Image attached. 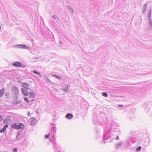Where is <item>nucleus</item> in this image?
Returning a JSON list of instances; mask_svg holds the SVG:
<instances>
[{
  "mask_svg": "<svg viewBox=\"0 0 152 152\" xmlns=\"http://www.w3.org/2000/svg\"><path fill=\"white\" fill-rule=\"evenodd\" d=\"M4 88H2L0 90V98L4 94Z\"/></svg>",
  "mask_w": 152,
  "mask_h": 152,
  "instance_id": "17",
  "label": "nucleus"
},
{
  "mask_svg": "<svg viewBox=\"0 0 152 152\" xmlns=\"http://www.w3.org/2000/svg\"><path fill=\"white\" fill-rule=\"evenodd\" d=\"M52 131H53V135H54L55 133L56 132V127H53L52 128H51V132Z\"/></svg>",
  "mask_w": 152,
  "mask_h": 152,
  "instance_id": "19",
  "label": "nucleus"
},
{
  "mask_svg": "<svg viewBox=\"0 0 152 152\" xmlns=\"http://www.w3.org/2000/svg\"><path fill=\"white\" fill-rule=\"evenodd\" d=\"M17 6H18V7H19V5H17Z\"/></svg>",
  "mask_w": 152,
  "mask_h": 152,
  "instance_id": "49",
  "label": "nucleus"
},
{
  "mask_svg": "<svg viewBox=\"0 0 152 152\" xmlns=\"http://www.w3.org/2000/svg\"><path fill=\"white\" fill-rule=\"evenodd\" d=\"M22 86L24 88L25 87V86H26L27 87H28L29 86V85L27 83H22Z\"/></svg>",
  "mask_w": 152,
  "mask_h": 152,
  "instance_id": "16",
  "label": "nucleus"
},
{
  "mask_svg": "<svg viewBox=\"0 0 152 152\" xmlns=\"http://www.w3.org/2000/svg\"><path fill=\"white\" fill-rule=\"evenodd\" d=\"M54 149L56 150V151H57V150L56 149V144H55V143L54 142Z\"/></svg>",
  "mask_w": 152,
  "mask_h": 152,
  "instance_id": "35",
  "label": "nucleus"
},
{
  "mask_svg": "<svg viewBox=\"0 0 152 152\" xmlns=\"http://www.w3.org/2000/svg\"><path fill=\"white\" fill-rule=\"evenodd\" d=\"M17 149L16 148H14L12 150V152H17Z\"/></svg>",
  "mask_w": 152,
  "mask_h": 152,
  "instance_id": "31",
  "label": "nucleus"
},
{
  "mask_svg": "<svg viewBox=\"0 0 152 152\" xmlns=\"http://www.w3.org/2000/svg\"><path fill=\"white\" fill-rule=\"evenodd\" d=\"M17 6H18V7H19V5H17Z\"/></svg>",
  "mask_w": 152,
  "mask_h": 152,
  "instance_id": "48",
  "label": "nucleus"
},
{
  "mask_svg": "<svg viewBox=\"0 0 152 152\" xmlns=\"http://www.w3.org/2000/svg\"><path fill=\"white\" fill-rule=\"evenodd\" d=\"M50 133H49L48 134H46L45 136V137L46 139H48L49 138V137H50Z\"/></svg>",
  "mask_w": 152,
  "mask_h": 152,
  "instance_id": "27",
  "label": "nucleus"
},
{
  "mask_svg": "<svg viewBox=\"0 0 152 152\" xmlns=\"http://www.w3.org/2000/svg\"><path fill=\"white\" fill-rule=\"evenodd\" d=\"M10 120H11V119L9 118L5 119L3 120V123L5 124H7L8 123V121Z\"/></svg>",
  "mask_w": 152,
  "mask_h": 152,
  "instance_id": "14",
  "label": "nucleus"
},
{
  "mask_svg": "<svg viewBox=\"0 0 152 152\" xmlns=\"http://www.w3.org/2000/svg\"><path fill=\"white\" fill-rule=\"evenodd\" d=\"M147 4H145L144 5V6H143L142 8V12L143 13H144L146 11L147 8Z\"/></svg>",
  "mask_w": 152,
  "mask_h": 152,
  "instance_id": "10",
  "label": "nucleus"
},
{
  "mask_svg": "<svg viewBox=\"0 0 152 152\" xmlns=\"http://www.w3.org/2000/svg\"><path fill=\"white\" fill-rule=\"evenodd\" d=\"M126 105H125V106H124V105L122 104H119L118 106L119 107H124L123 108V109H124L125 108H126V107H126Z\"/></svg>",
  "mask_w": 152,
  "mask_h": 152,
  "instance_id": "30",
  "label": "nucleus"
},
{
  "mask_svg": "<svg viewBox=\"0 0 152 152\" xmlns=\"http://www.w3.org/2000/svg\"><path fill=\"white\" fill-rule=\"evenodd\" d=\"M11 128L15 129H20L23 130L24 129V126L23 124L21 123H19L18 124L16 123H14L12 125Z\"/></svg>",
  "mask_w": 152,
  "mask_h": 152,
  "instance_id": "1",
  "label": "nucleus"
},
{
  "mask_svg": "<svg viewBox=\"0 0 152 152\" xmlns=\"http://www.w3.org/2000/svg\"><path fill=\"white\" fill-rule=\"evenodd\" d=\"M151 9L149 11L148 13V19H151Z\"/></svg>",
  "mask_w": 152,
  "mask_h": 152,
  "instance_id": "13",
  "label": "nucleus"
},
{
  "mask_svg": "<svg viewBox=\"0 0 152 152\" xmlns=\"http://www.w3.org/2000/svg\"><path fill=\"white\" fill-rule=\"evenodd\" d=\"M110 138V137H107V136H106V135H104L103 137V140H104V143H105L106 142H105V140H108L109 138Z\"/></svg>",
  "mask_w": 152,
  "mask_h": 152,
  "instance_id": "21",
  "label": "nucleus"
},
{
  "mask_svg": "<svg viewBox=\"0 0 152 152\" xmlns=\"http://www.w3.org/2000/svg\"><path fill=\"white\" fill-rule=\"evenodd\" d=\"M16 47L19 48H22L23 49H27V50L30 49V48L28 47L26 45H24L23 44H19L15 46Z\"/></svg>",
  "mask_w": 152,
  "mask_h": 152,
  "instance_id": "3",
  "label": "nucleus"
},
{
  "mask_svg": "<svg viewBox=\"0 0 152 152\" xmlns=\"http://www.w3.org/2000/svg\"><path fill=\"white\" fill-rule=\"evenodd\" d=\"M115 139L116 140H118L119 139V137L118 136H117Z\"/></svg>",
  "mask_w": 152,
  "mask_h": 152,
  "instance_id": "36",
  "label": "nucleus"
},
{
  "mask_svg": "<svg viewBox=\"0 0 152 152\" xmlns=\"http://www.w3.org/2000/svg\"><path fill=\"white\" fill-rule=\"evenodd\" d=\"M8 127V124H5L4 125L2 129L0 130V132L1 133L4 132L6 130V128Z\"/></svg>",
  "mask_w": 152,
  "mask_h": 152,
  "instance_id": "8",
  "label": "nucleus"
},
{
  "mask_svg": "<svg viewBox=\"0 0 152 152\" xmlns=\"http://www.w3.org/2000/svg\"><path fill=\"white\" fill-rule=\"evenodd\" d=\"M34 99H32L31 100V102H32V101H34Z\"/></svg>",
  "mask_w": 152,
  "mask_h": 152,
  "instance_id": "43",
  "label": "nucleus"
},
{
  "mask_svg": "<svg viewBox=\"0 0 152 152\" xmlns=\"http://www.w3.org/2000/svg\"><path fill=\"white\" fill-rule=\"evenodd\" d=\"M24 99V100L26 101L27 103H28L29 102V100L27 97H25Z\"/></svg>",
  "mask_w": 152,
  "mask_h": 152,
  "instance_id": "28",
  "label": "nucleus"
},
{
  "mask_svg": "<svg viewBox=\"0 0 152 152\" xmlns=\"http://www.w3.org/2000/svg\"><path fill=\"white\" fill-rule=\"evenodd\" d=\"M148 25L149 26L152 27V20H149Z\"/></svg>",
  "mask_w": 152,
  "mask_h": 152,
  "instance_id": "25",
  "label": "nucleus"
},
{
  "mask_svg": "<svg viewBox=\"0 0 152 152\" xmlns=\"http://www.w3.org/2000/svg\"><path fill=\"white\" fill-rule=\"evenodd\" d=\"M26 67V66L25 64H23V65H22V66L21 67L22 68H24Z\"/></svg>",
  "mask_w": 152,
  "mask_h": 152,
  "instance_id": "37",
  "label": "nucleus"
},
{
  "mask_svg": "<svg viewBox=\"0 0 152 152\" xmlns=\"http://www.w3.org/2000/svg\"><path fill=\"white\" fill-rule=\"evenodd\" d=\"M30 115V113L29 112H28V116H29Z\"/></svg>",
  "mask_w": 152,
  "mask_h": 152,
  "instance_id": "38",
  "label": "nucleus"
},
{
  "mask_svg": "<svg viewBox=\"0 0 152 152\" xmlns=\"http://www.w3.org/2000/svg\"><path fill=\"white\" fill-rule=\"evenodd\" d=\"M121 97H123V96H121Z\"/></svg>",
  "mask_w": 152,
  "mask_h": 152,
  "instance_id": "47",
  "label": "nucleus"
},
{
  "mask_svg": "<svg viewBox=\"0 0 152 152\" xmlns=\"http://www.w3.org/2000/svg\"><path fill=\"white\" fill-rule=\"evenodd\" d=\"M13 65L17 67H21L22 64L20 62H15L13 63Z\"/></svg>",
  "mask_w": 152,
  "mask_h": 152,
  "instance_id": "5",
  "label": "nucleus"
},
{
  "mask_svg": "<svg viewBox=\"0 0 152 152\" xmlns=\"http://www.w3.org/2000/svg\"><path fill=\"white\" fill-rule=\"evenodd\" d=\"M27 87V86H25V87Z\"/></svg>",
  "mask_w": 152,
  "mask_h": 152,
  "instance_id": "46",
  "label": "nucleus"
},
{
  "mask_svg": "<svg viewBox=\"0 0 152 152\" xmlns=\"http://www.w3.org/2000/svg\"><path fill=\"white\" fill-rule=\"evenodd\" d=\"M122 144V142H119L118 143H117L115 146V148L116 149H118V147L121 146V144Z\"/></svg>",
  "mask_w": 152,
  "mask_h": 152,
  "instance_id": "20",
  "label": "nucleus"
},
{
  "mask_svg": "<svg viewBox=\"0 0 152 152\" xmlns=\"http://www.w3.org/2000/svg\"><path fill=\"white\" fill-rule=\"evenodd\" d=\"M65 117L67 119H70L73 118V116L72 114L68 113L66 115Z\"/></svg>",
  "mask_w": 152,
  "mask_h": 152,
  "instance_id": "9",
  "label": "nucleus"
},
{
  "mask_svg": "<svg viewBox=\"0 0 152 152\" xmlns=\"http://www.w3.org/2000/svg\"><path fill=\"white\" fill-rule=\"evenodd\" d=\"M31 121L30 124V125L31 126H33L36 124V119L34 117H32L31 118Z\"/></svg>",
  "mask_w": 152,
  "mask_h": 152,
  "instance_id": "6",
  "label": "nucleus"
},
{
  "mask_svg": "<svg viewBox=\"0 0 152 152\" xmlns=\"http://www.w3.org/2000/svg\"><path fill=\"white\" fill-rule=\"evenodd\" d=\"M29 96L33 98L35 96V94L33 91L29 92Z\"/></svg>",
  "mask_w": 152,
  "mask_h": 152,
  "instance_id": "12",
  "label": "nucleus"
},
{
  "mask_svg": "<svg viewBox=\"0 0 152 152\" xmlns=\"http://www.w3.org/2000/svg\"><path fill=\"white\" fill-rule=\"evenodd\" d=\"M21 100H17V99H14L12 102V104H20L21 103Z\"/></svg>",
  "mask_w": 152,
  "mask_h": 152,
  "instance_id": "7",
  "label": "nucleus"
},
{
  "mask_svg": "<svg viewBox=\"0 0 152 152\" xmlns=\"http://www.w3.org/2000/svg\"><path fill=\"white\" fill-rule=\"evenodd\" d=\"M19 136H18L17 135V136H16V139L17 140H20L21 138V137H19Z\"/></svg>",
  "mask_w": 152,
  "mask_h": 152,
  "instance_id": "29",
  "label": "nucleus"
},
{
  "mask_svg": "<svg viewBox=\"0 0 152 152\" xmlns=\"http://www.w3.org/2000/svg\"><path fill=\"white\" fill-rule=\"evenodd\" d=\"M141 147L140 146H139L136 148V151H139L141 150Z\"/></svg>",
  "mask_w": 152,
  "mask_h": 152,
  "instance_id": "23",
  "label": "nucleus"
},
{
  "mask_svg": "<svg viewBox=\"0 0 152 152\" xmlns=\"http://www.w3.org/2000/svg\"><path fill=\"white\" fill-rule=\"evenodd\" d=\"M40 20V22H41V21L43 22V19H42V20Z\"/></svg>",
  "mask_w": 152,
  "mask_h": 152,
  "instance_id": "42",
  "label": "nucleus"
},
{
  "mask_svg": "<svg viewBox=\"0 0 152 152\" xmlns=\"http://www.w3.org/2000/svg\"><path fill=\"white\" fill-rule=\"evenodd\" d=\"M102 96L105 97H106L108 96L107 94V93L104 92L102 93Z\"/></svg>",
  "mask_w": 152,
  "mask_h": 152,
  "instance_id": "22",
  "label": "nucleus"
},
{
  "mask_svg": "<svg viewBox=\"0 0 152 152\" xmlns=\"http://www.w3.org/2000/svg\"><path fill=\"white\" fill-rule=\"evenodd\" d=\"M33 72L35 74L38 75L39 77H41L42 76L41 74L39 72L37 71L36 70H33Z\"/></svg>",
  "mask_w": 152,
  "mask_h": 152,
  "instance_id": "18",
  "label": "nucleus"
},
{
  "mask_svg": "<svg viewBox=\"0 0 152 152\" xmlns=\"http://www.w3.org/2000/svg\"><path fill=\"white\" fill-rule=\"evenodd\" d=\"M45 80L47 82H51L50 80L47 77H46Z\"/></svg>",
  "mask_w": 152,
  "mask_h": 152,
  "instance_id": "32",
  "label": "nucleus"
},
{
  "mask_svg": "<svg viewBox=\"0 0 152 152\" xmlns=\"http://www.w3.org/2000/svg\"><path fill=\"white\" fill-rule=\"evenodd\" d=\"M68 89V86L67 85H65L62 86V90L65 92L67 91Z\"/></svg>",
  "mask_w": 152,
  "mask_h": 152,
  "instance_id": "11",
  "label": "nucleus"
},
{
  "mask_svg": "<svg viewBox=\"0 0 152 152\" xmlns=\"http://www.w3.org/2000/svg\"><path fill=\"white\" fill-rule=\"evenodd\" d=\"M18 98V96H16L14 99H17Z\"/></svg>",
  "mask_w": 152,
  "mask_h": 152,
  "instance_id": "39",
  "label": "nucleus"
},
{
  "mask_svg": "<svg viewBox=\"0 0 152 152\" xmlns=\"http://www.w3.org/2000/svg\"><path fill=\"white\" fill-rule=\"evenodd\" d=\"M59 42V43L61 45H62V42Z\"/></svg>",
  "mask_w": 152,
  "mask_h": 152,
  "instance_id": "41",
  "label": "nucleus"
},
{
  "mask_svg": "<svg viewBox=\"0 0 152 152\" xmlns=\"http://www.w3.org/2000/svg\"><path fill=\"white\" fill-rule=\"evenodd\" d=\"M141 22H142V20H141Z\"/></svg>",
  "mask_w": 152,
  "mask_h": 152,
  "instance_id": "50",
  "label": "nucleus"
},
{
  "mask_svg": "<svg viewBox=\"0 0 152 152\" xmlns=\"http://www.w3.org/2000/svg\"><path fill=\"white\" fill-rule=\"evenodd\" d=\"M52 75L53 77H55L58 79L60 80H61L62 79V77L61 76H59L54 74H53Z\"/></svg>",
  "mask_w": 152,
  "mask_h": 152,
  "instance_id": "15",
  "label": "nucleus"
},
{
  "mask_svg": "<svg viewBox=\"0 0 152 152\" xmlns=\"http://www.w3.org/2000/svg\"><path fill=\"white\" fill-rule=\"evenodd\" d=\"M52 18H56V17H55V15H53L52 16Z\"/></svg>",
  "mask_w": 152,
  "mask_h": 152,
  "instance_id": "40",
  "label": "nucleus"
},
{
  "mask_svg": "<svg viewBox=\"0 0 152 152\" xmlns=\"http://www.w3.org/2000/svg\"><path fill=\"white\" fill-rule=\"evenodd\" d=\"M29 89L30 88L28 87L22 88L21 89V91L23 95L25 96H27L28 95V92L27 90H29Z\"/></svg>",
  "mask_w": 152,
  "mask_h": 152,
  "instance_id": "2",
  "label": "nucleus"
},
{
  "mask_svg": "<svg viewBox=\"0 0 152 152\" xmlns=\"http://www.w3.org/2000/svg\"><path fill=\"white\" fill-rule=\"evenodd\" d=\"M12 91L14 93L15 95H17L19 94V91L17 87L13 86L12 88Z\"/></svg>",
  "mask_w": 152,
  "mask_h": 152,
  "instance_id": "4",
  "label": "nucleus"
},
{
  "mask_svg": "<svg viewBox=\"0 0 152 152\" xmlns=\"http://www.w3.org/2000/svg\"><path fill=\"white\" fill-rule=\"evenodd\" d=\"M57 152H59V151H58Z\"/></svg>",
  "mask_w": 152,
  "mask_h": 152,
  "instance_id": "45",
  "label": "nucleus"
},
{
  "mask_svg": "<svg viewBox=\"0 0 152 152\" xmlns=\"http://www.w3.org/2000/svg\"><path fill=\"white\" fill-rule=\"evenodd\" d=\"M37 22H38V23L39 24V20H37Z\"/></svg>",
  "mask_w": 152,
  "mask_h": 152,
  "instance_id": "44",
  "label": "nucleus"
},
{
  "mask_svg": "<svg viewBox=\"0 0 152 152\" xmlns=\"http://www.w3.org/2000/svg\"><path fill=\"white\" fill-rule=\"evenodd\" d=\"M22 132H19L18 133L17 135H18V136H19L20 137H21L20 136L21 134H22Z\"/></svg>",
  "mask_w": 152,
  "mask_h": 152,
  "instance_id": "33",
  "label": "nucleus"
},
{
  "mask_svg": "<svg viewBox=\"0 0 152 152\" xmlns=\"http://www.w3.org/2000/svg\"><path fill=\"white\" fill-rule=\"evenodd\" d=\"M4 95L6 96V98H8L9 96V94L8 93L5 92L4 93Z\"/></svg>",
  "mask_w": 152,
  "mask_h": 152,
  "instance_id": "26",
  "label": "nucleus"
},
{
  "mask_svg": "<svg viewBox=\"0 0 152 152\" xmlns=\"http://www.w3.org/2000/svg\"><path fill=\"white\" fill-rule=\"evenodd\" d=\"M67 8L69 9V10L72 12V13H73V9L71 8V7H70L69 6H67Z\"/></svg>",
  "mask_w": 152,
  "mask_h": 152,
  "instance_id": "24",
  "label": "nucleus"
},
{
  "mask_svg": "<svg viewBox=\"0 0 152 152\" xmlns=\"http://www.w3.org/2000/svg\"><path fill=\"white\" fill-rule=\"evenodd\" d=\"M3 119V118L1 114H0V121H2Z\"/></svg>",
  "mask_w": 152,
  "mask_h": 152,
  "instance_id": "34",
  "label": "nucleus"
}]
</instances>
